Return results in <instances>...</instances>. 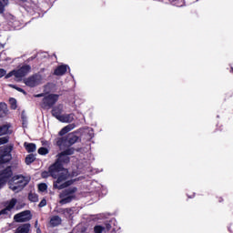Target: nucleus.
Masks as SVG:
<instances>
[{"instance_id":"412c9836","label":"nucleus","mask_w":233,"mask_h":233,"mask_svg":"<svg viewBox=\"0 0 233 233\" xmlns=\"http://www.w3.org/2000/svg\"><path fill=\"white\" fill-rule=\"evenodd\" d=\"M28 199L31 200L33 203H35L39 200L37 195L35 193H29Z\"/></svg>"},{"instance_id":"f03ea898","label":"nucleus","mask_w":233,"mask_h":233,"mask_svg":"<svg viewBox=\"0 0 233 233\" xmlns=\"http://www.w3.org/2000/svg\"><path fill=\"white\" fill-rule=\"evenodd\" d=\"M27 183H30V177L15 175L11 180H9L8 185L10 190H13V192H21Z\"/></svg>"},{"instance_id":"7ed1b4c3","label":"nucleus","mask_w":233,"mask_h":233,"mask_svg":"<svg viewBox=\"0 0 233 233\" xmlns=\"http://www.w3.org/2000/svg\"><path fill=\"white\" fill-rule=\"evenodd\" d=\"M76 192H77L76 187H69L65 189L60 193V205H66V203H70L76 198Z\"/></svg>"},{"instance_id":"ddd939ff","label":"nucleus","mask_w":233,"mask_h":233,"mask_svg":"<svg viewBox=\"0 0 233 233\" xmlns=\"http://www.w3.org/2000/svg\"><path fill=\"white\" fill-rule=\"evenodd\" d=\"M67 69H68V66H66V65L59 66L55 70V76H65V74H66Z\"/></svg>"},{"instance_id":"9d476101","label":"nucleus","mask_w":233,"mask_h":233,"mask_svg":"<svg viewBox=\"0 0 233 233\" xmlns=\"http://www.w3.org/2000/svg\"><path fill=\"white\" fill-rule=\"evenodd\" d=\"M10 126L4 125L0 126V136H5L6 134H10ZM8 143V138L6 137H0V145H5Z\"/></svg>"},{"instance_id":"b1692460","label":"nucleus","mask_w":233,"mask_h":233,"mask_svg":"<svg viewBox=\"0 0 233 233\" xmlns=\"http://www.w3.org/2000/svg\"><path fill=\"white\" fill-rule=\"evenodd\" d=\"M72 214H74V210L72 208H65L64 216L66 218H70V216H72Z\"/></svg>"},{"instance_id":"c85d7f7f","label":"nucleus","mask_w":233,"mask_h":233,"mask_svg":"<svg viewBox=\"0 0 233 233\" xmlns=\"http://www.w3.org/2000/svg\"><path fill=\"white\" fill-rule=\"evenodd\" d=\"M6 161H10V157L5 160V157H0V165H3V163H6Z\"/></svg>"},{"instance_id":"20e7f679","label":"nucleus","mask_w":233,"mask_h":233,"mask_svg":"<svg viewBox=\"0 0 233 233\" xmlns=\"http://www.w3.org/2000/svg\"><path fill=\"white\" fill-rule=\"evenodd\" d=\"M79 137L74 134H69L66 137H60L56 140V145L60 148H66V147H72L75 143H77Z\"/></svg>"},{"instance_id":"f257e3e1","label":"nucleus","mask_w":233,"mask_h":233,"mask_svg":"<svg viewBox=\"0 0 233 233\" xmlns=\"http://www.w3.org/2000/svg\"><path fill=\"white\" fill-rule=\"evenodd\" d=\"M72 154H74L73 148L66 149L58 155L57 161L49 167L52 177H57L56 181L54 182V188L63 190V188H66V187L72 185V181H66L70 176L68 169L63 168V166H61V163H69L70 157L68 156H72Z\"/></svg>"},{"instance_id":"f3484780","label":"nucleus","mask_w":233,"mask_h":233,"mask_svg":"<svg viewBox=\"0 0 233 233\" xmlns=\"http://www.w3.org/2000/svg\"><path fill=\"white\" fill-rule=\"evenodd\" d=\"M15 203H17V199H11L10 202L7 203L5 209L2 210L1 214H5L6 210H12V208L15 207Z\"/></svg>"},{"instance_id":"6ab92c4d","label":"nucleus","mask_w":233,"mask_h":233,"mask_svg":"<svg viewBox=\"0 0 233 233\" xmlns=\"http://www.w3.org/2000/svg\"><path fill=\"white\" fill-rule=\"evenodd\" d=\"M35 161V156L30 154L25 157V164L26 165H32Z\"/></svg>"},{"instance_id":"cd10ccee","label":"nucleus","mask_w":233,"mask_h":233,"mask_svg":"<svg viewBox=\"0 0 233 233\" xmlns=\"http://www.w3.org/2000/svg\"><path fill=\"white\" fill-rule=\"evenodd\" d=\"M13 76H15V70L9 72V73L5 76V79H9V77H12Z\"/></svg>"},{"instance_id":"bb28decb","label":"nucleus","mask_w":233,"mask_h":233,"mask_svg":"<svg viewBox=\"0 0 233 233\" xmlns=\"http://www.w3.org/2000/svg\"><path fill=\"white\" fill-rule=\"evenodd\" d=\"M46 188H48V187L46 186V184H39L38 185V190L40 192H46Z\"/></svg>"},{"instance_id":"473e14b6","label":"nucleus","mask_w":233,"mask_h":233,"mask_svg":"<svg viewBox=\"0 0 233 233\" xmlns=\"http://www.w3.org/2000/svg\"><path fill=\"white\" fill-rule=\"evenodd\" d=\"M13 88H15L18 92H22L23 94H26L23 88L13 86Z\"/></svg>"},{"instance_id":"e433bc0d","label":"nucleus","mask_w":233,"mask_h":233,"mask_svg":"<svg viewBox=\"0 0 233 233\" xmlns=\"http://www.w3.org/2000/svg\"><path fill=\"white\" fill-rule=\"evenodd\" d=\"M176 5H177V6H183V5H177V4H176Z\"/></svg>"},{"instance_id":"f704fd0d","label":"nucleus","mask_w":233,"mask_h":233,"mask_svg":"<svg viewBox=\"0 0 233 233\" xmlns=\"http://www.w3.org/2000/svg\"><path fill=\"white\" fill-rule=\"evenodd\" d=\"M35 97H45V94L35 95Z\"/></svg>"},{"instance_id":"f8f14e48","label":"nucleus","mask_w":233,"mask_h":233,"mask_svg":"<svg viewBox=\"0 0 233 233\" xmlns=\"http://www.w3.org/2000/svg\"><path fill=\"white\" fill-rule=\"evenodd\" d=\"M58 121L61 123H72L74 121V114H66L59 116Z\"/></svg>"},{"instance_id":"c756f323","label":"nucleus","mask_w":233,"mask_h":233,"mask_svg":"<svg viewBox=\"0 0 233 233\" xmlns=\"http://www.w3.org/2000/svg\"><path fill=\"white\" fill-rule=\"evenodd\" d=\"M38 207H40V208L46 207V199L41 200Z\"/></svg>"},{"instance_id":"72a5a7b5","label":"nucleus","mask_w":233,"mask_h":233,"mask_svg":"<svg viewBox=\"0 0 233 233\" xmlns=\"http://www.w3.org/2000/svg\"><path fill=\"white\" fill-rule=\"evenodd\" d=\"M58 214H63L65 216V208H60L57 210Z\"/></svg>"},{"instance_id":"5701e85b","label":"nucleus","mask_w":233,"mask_h":233,"mask_svg":"<svg viewBox=\"0 0 233 233\" xmlns=\"http://www.w3.org/2000/svg\"><path fill=\"white\" fill-rule=\"evenodd\" d=\"M9 103L13 110H15V108H17V101L15 100V98H10Z\"/></svg>"},{"instance_id":"aec40b11","label":"nucleus","mask_w":233,"mask_h":233,"mask_svg":"<svg viewBox=\"0 0 233 233\" xmlns=\"http://www.w3.org/2000/svg\"><path fill=\"white\" fill-rule=\"evenodd\" d=\"M0 117H5L6 116V104H0Z\"/></svg>"},{"instance_id":"2f4dec72","label":"nucleus","mask_w":233,"mask_h":233,"mask_svg":"<svg viewBox=\"0 0 233 233\" xmlns=\"http://www.w3.org/2000/svg\"><path fill=\"white\" fill-rule=\"evenodd\" d=\"M5 76H6V70L0 69V77H5Z\"/></svg>"},{"instance_id":"1a4fd4ad","label":"nucleus","mask_w":233,"mask_h":233,"mask_svg":"<svg viewBox=\"0 0 233 233\" xmlns=\"http://www.w3.org/2000/svg\"><path fill=\"white\" fill-rule=\"evenodd\" d=\"M12 177V168L6 167L1 174H0V188Z\"/></svg>"},{"instance_id":"a211bd4d","label":"nucleus","mask_w":233,"mask_h":233,"mask_svg":"<svg viewBox=\"0 0 233 233\" xmlns=\"http://www.w3.org/2000/svg\"><path fill=\"white\" fill-rule=\"evenodd\" d=\"M24 147L27 152H35V144L25 142Z\"/></svg>"},{"instance_id":"7c9ffc66","label":"nucleus","mask_w":233,"mask_h":233,"mask_svg":"<svg viewBox=\"0 0 233 233\" xmlns=\"http://www.w3.org/2000/svg\"><path fill=\"white\" fill-rule=\"evenodd\" d=\"M48 176H52V173L49 172H46V171H44L42 173V177H48Z\"/></svg>"},{"instance_id":"4be33fe9","label":"nucleus","mask_w":233,"mask_h":233,"mask_svg":"<svg viewBox=\"0 0 233 233\" xmlns=\"http://www.w3.org/2000/svg\"><path fill=\"white\" fill-rule=\"evenodd\" d=\"M8 5V0H0V14H3L5 12V6Z\"/></svg>"},{"instance_id":"6e6552de","label":"nucleus","mask_w":233,"mask_h":233,"mask_svg":"<svg viewBox=\"0 0 233 233\" xmlns=\"http://www.w3.org/2000/svg\"><path fill=\"white\" fill-rule=\"evenodd\" d=\"M30 72V66H24L18 70H15V77L16 81H21L25 76Z\"/></svg>"},{"instance_id":"39448f33","label":"nucleus","mask_w":233,"mask_h":233,"mask_svg":"<svg viewBox=\"0 0 233 233\" xmlns=\"http://www.w3.org/2000/svg\"><path fill=\"white\" fill-rule=\"evenodd\" d=\"M59 99V95H46L43 98L42 106L43 108H52L56 103H57V100Z\"/></svg>"},{"instance_id":"0eeeda50","label":"nucleus","mask_w":233,"mask_h":233,"mask_svg":"<svg viewBox=\"0 0 233 233\" xmlns=\"http://www.w3.org/2000/svg\"><path fill=\"white\" fill-rule=\"evenodd\" d=\"M14 219L15 221H16V223H25L32 219V214L30 213V211L25 210L15 215Z\"/></svg>"},{"instance_id":"423d86ee","label":"nucleus","mask_w":233,"mask_h":233,"mask_svg":"<svg viewBox=\"0 0 233 233\" xmlns=\"http://www.w3.org/2000/svg\"><path fill=\"white\" fill-rule=\"evenodd\" d=\"M24 82L26 86H37L38 85H41V83H43V76H41L40 75H35L33 76L25 78Z\"/></svg>"},{"instance_id":"393cba45","label":"nucleus","mask_w":233,"mask_h":233,"mask_svg":"<svg viewBox=\"0 0 233 233\" xmlns=\"http://www.w3.org/2000/svg\"><path fill=\"white\" fill-rule=\"evenodd\" d=\"M38 154H40V156H46V154H48V149H46V147H40L38 149Z\"/></svg>"},{"instance_id":"a878e982","label":"nucleus","mask_w":233,"mask_h":233,"mask_svg":"<svg viewBox=\"0 0 233 233\" xmlns=\"http://www.w3.org/2000/svg\"><path fill=\"white\" fill-rule=\"evenodd\" d=\"M104 230H105V228L101 226H96L94 228L95 233H103Z\"/></svg>"},{"instance_id":"dca6fc26","label":"nucleus","mask_w":233,"mask_h":233,"mask_svg":"<svg viewBox=\"0 0 233 233\" xmlns=\"http://www.w3.org/2000/svg\"><path fill=\"white\" fill-rule=\"evenodd\" d=\"M30 232V224H23L16 228L15 233H28Z\"/></svg>"},{"instance_id":"4468645a","label":"nucleus","mask_w":233,"mask_h":233,"mask_svg":"<svg viewBox=\"0 0 233 233\" xmlns=\"http://www.w3.org/2000/svg\"><path fill=\"white\" fill-rule=\"evenodd\" d=\"M75 128H76V124H69L61 129V131L59 132V136H65V134H68V132H70L71 130H74Z\"/></svg>"},{"instance_id":"c9c22d12","label":"nucleus","mask_w":233,"mask_h":233,"mask_svg":"<svg viewBox=\"0 0 233 233\" xmlns=\"http://www.w3.org/2000/svg\"><path fill=\"white\" fill-rule=\"evenodd\" d=\"M36 232H37V233H41V229H40V228H37V229H36Z\"/></svg>"},{"instance_id":"4c0bfd02","label":"nucleus","mask_w":233,"mask_h":233,"mask_svg":"<svg viewBox=\"0 0 233 233\" xmlns=\"http://www.w3.org/2000/svg\"><path fill=\"white\" fill-rule=\"evenodd\" d=\"M173 1V3H176V1H178V0H172Z\"/></svg>"},{"instance_id":"2eb2a0df","label":"nucleus","mask_w":233,"mask_h":233,"mask_svg":"<svg viewBox=\"0 0 233 233\" xmlns=\"http://www.w3.org/2000/svg\"><path fill=\"white\" fill-rule=\"evenodd\" d=\"M63 220L61 219V218L59 216H53L50 218V225L51 227H58V225H61V222Z\"/></svg>"},{"instance_id":"9b49d317","label":"nucleus","mask_w":233,"mask_h":233,"mask_svg":"<svg viewBox=\"0 0 233 233\" xmlns=\"http://www.w3.org/2000/svg\"><path fill=\"white\" fill-rule=\"evenodd\" d=\"M61 114H63V105H58L53 108L52 116H54V117L59 119V117L63 116Z\"/></svg>"}]
</instances>
